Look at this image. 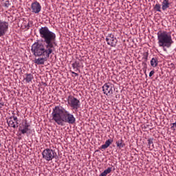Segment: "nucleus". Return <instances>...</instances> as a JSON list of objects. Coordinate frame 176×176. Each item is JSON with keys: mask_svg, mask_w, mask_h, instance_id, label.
I'll return each mask as SVG.
<instances>
[{"mask_svg": "<svg viewBox=\"0 0 176 176\" xmlns=\"http://www.w3.org/2000/svg\"><path fill=\"white\" fill-rule=\"evenodd\" d=\"M25 76V80H26L27 83H30L34 79V76L32 74H26Z\"/></svg>", "mask_w": 176, "mask_h": 176, "instance_id": "nucleus-13", "label": "nucleus"}, {"mask_svg": "<svg viewBox=\"0 0 176 176\" xmlns=\"http://www.w3.org/2000/svg\"><path fill=\"white\" fill-rule=\"evenodd\" d=\"M170 8V1L168 0H163L162 3V9L165 11Z\"/></svg>", "mask_w": 176, "mask_h": 176, "instance_id": "nucleus-11", "label": "nucleus"}, {"mask_svg": "<svg viewBox=\"0 0 176 176\" xmlns=\"http://www.w3.org/2000/svg\"><path fill=\"white\" fill-rule=\"evenodd\" d=\"M102 90L106 96H111V94H113V85L111 82L105 83L102 86Z\"/></svg>", "mask_w": 176, "mask_h": 176, "instance_id": "nucleus-8", "label": "nucleus"}, {"mask_svg": "<svg viewBox=\"0 0 176 176\" xmlns=\"http://www.w3.org/2000/svg\"><path fill=\"white\" fill-rule=\"evenodd\" d=\"M151 67H153V68H155V67L157 65V64H159V61L157 60V58H153L151 60Z\"/></svg>", "mask_w": 176, "mask_h": 176, "instance_id": "nucleus-14", "label": "nucleus"}, {"mask_svg": "<svg viewBox=\"0 0 176 176\" xmlns=\"http://www.w3.org/2000/svg\"><path fill=\"white\" fill-rule=\"evenodd\" d=\"M43 43L36 42L32 45V53L35 57H42L34 59V64L43 65L45 61L50 57V54L54 52L56 43V34L47 26L42 27L38 30Z\"/></svg>", "mask_w": 176, "mask_h": 176, "instance_id": "nucleus-1", "label": "nucleus"}, {"mask_svg": "<svg viewBox=\"0 0 176 176\" xmlns=\"http://www.w3.org/2000/svg\"><path fill=\"white\" fill-rule=\"evenodd\" d=\"M116 146L118 148H119L120 149H121V148H124V143H123V140H120L116 142Z\"/></svg>", "mask_w": 176, "mask_h": 176, "instance_id": "nucleus-17", "label": "nucleus"}, {"mask_svg": "<svg viewBox=\"0 0 176 176\" xmlns=\"http://www.w3.org/2000/svg\"><path fill=\"white\" fill-rule=\"evenodd\" d=\"M30 127L31 125L28 124L27 120H25L21 124L19 130L21 133V134H31V133H32V131H31Z\"/></svg>", "mask_w": 176, "mask_h": 176, "instance_id": "nucleus-6", "label": "nucleus"}, {"mask_svg": "<svg viewBox=\"0 0 176 176\" xmlns=\"http://www.w3.org/2000/svg\"><path fill=\"white\" fill-rule=\"evenodd\" d=\"M113 142V139H109L105 142V144L101 146V149H107Z\"/></svg>", "mask_w": 176, "mask_h": 176, "instance_id": "nucleus-12", "label": "nucleus"}, {"mask_svg": "<svg viewBox=\"0 0 176 176\" xmlns=\"http://www.w3.org/2000/svg\"><path fill=\"white\" fill-rule=\"evenodd\" d=\"M106 42L107 43V45L112 46V47H115V46H116L118 40H116V38H115L113 34H110L106 38Z\"/></svg>", "mask_w": 176, "mask_h": 176, "instance_id": "nucleus-10", "label": "nucleus"}, {"mask_svg": "<svg viewBox=\"0 0 176 176\" xmlns=\"http://www.w3.org/2000/svg\"><path fill=\"white\" fill-rule=\"evenodd\" d=\"M31 10L32 13H35L36 14H38L42 10V6H41V3L38 1H34L31 4Z\"/></svg>", "mask_w": 176, "mask_h": 176, "instance_id": "nucleus-9", "label": "nucleus"}, {"mask_svg": "<svg viewBox=\"0 0 176 176\" xmlns=\"http://www.w3.org/2000/svg\"><path fill=\"white\" fill-rule=\"evenodd\" d=\"M4 6L6 7V8H9V1H6V3H4Z\"/></svg>", "mask_w": 176, "mask_h": 176, "instance_id": "nucleus-24", "label": "nucleus"}, {"mask_svg": "<svg viewBox=\"0 0 176 176\" xmlns=\"http://www.w3.org/2000/svg\"><path fill=\"white\" fill-rule=\"evenodd\" d=\"M155 75V71H151L149 73V77L151 78V76H153Z\"/></svg>", "mask_w": 176, "mask_h": 176, "instance_id": "nucleus-23", "label": "nucleus"}, {"mask_svg": "<svg viewBox=\"0 0 176 176\" xmlns=\"http://www.w3.org/2000/svg\"><path fill=\"white\" fill-rule=\"evenodd\" d=\"M149 56V54L148 52H144L143 54V60H144V61H148V56Z\"/></svg>", "mask_w": 176, "mask_h": 176, "instance_id": "nucleus-22", "label": "nucleus"}, {"mask_svg": "<svg viewBox=\"0 0 176 176\" xmlns=\"http://www.w3.org/2000/svg\"><path fill=\"white\" fill-rule=\"evenodd\" d=\"M112 171V168L109 167L107 169L104 170L99 176H107L108 174Z\"/></svg>", "mask_w": 176, "mask_h": 176, "instance_id": "nucleus-15", "label": "nucleus"}, {"mask_svg": "<svg viewBox=\"0 0 176 176\" xmlns=\"http://www.w3.org/2000/svg\"><path fill=\"white\" fill-rule=\"evenodd\" d=\"M72 67L75 71H78V68H79V62L75 61L74 63H72Z\"/></svg>", "mask_w": 176, "mask_h": 176, "instance_id": "nucleus-19", "label": "nucleus"}, {"mask_svg": "<svg viewBox=\"0 0 176 176\" xmlns=\"http://www.w3.org/2000/svg\"><path fill=\"white\" fill-rule=\"evenodd\" d=\"M7 122L10 127H13V129H16V127H18L17 124H16V122L13 121V120H12L11 118L10 120H8Z\"/></svg>", "mask_w": 176, "mask_h": 176, "instance_id": "nucleus-16", "label": "nucleus"}, {"mask_svg": "<svg viewBox=\"0 0 176 176\" xmlns=\"http://www.w3.org/2000/svg\"><path fill=\"white\" fill-rule=\"evenodd\" d=\"M56 153L50 148H46L42 152L43 159L46 162H50L53 160V158L56 157Z\"/></svg>", "mask_w": 176, "mask_h": 176, "instance_id": "nucleus-5", "label": "nucleus"}, {"mask_svg": "<svg viewBox=\"0 0 176 176\" xmlns=\"http://www.w3.org/2000/svg\"><path fill=\"white\" fill-rule=\"evenodd\" d=\"M67 100V104L69 105L70 108L74 109L75 112H78V109L80 108V100L72 95H69Z\"/></svg>", "mask_w": 176, "mask_h": 176, "instance_id": "nucleus-4", "label": "nucleus"}, {"mask_svg": "<svg viewBox=\"0 0 176 176\" xmlns=\"http://www.w3.org/2000/svg\"><path fill=\"white\" fill-rule=\"evenodd\" d=\"M157 35L158 46L162 47L163 50L166 52V47H171V45H173L171 34L166 31H159Z\"/></svg>", "mask_w": 176, "mask_h": 176, "instance_id": "nucleus-3", "label": "nucleus"}, {"mask_svg": "<svg viewBox=\"0 0 176 176\" xmlns=\"http://www.w3.org/2000/svg\"><path fill=\"white\" fill-rule=\"evenodd\" d=\"M173 127H175L176 129V121L175 123H173V126H171V129H173Z\"/></svg>", "mask_w": 176, "mask_h": 176, "instance_id": "nucleus-26", "label": "nucleus"}, {"mask_svg": "<svg viewBox=\"0 0 176 176\" xmlns=\"http://www.w3.org/2000/svg\"><path fill=\"white\" fill-rule=\"evenodd\" d=\"M148 148L150 149H153L154 146H153V139L148 140Z\"/></svg>", "mask_w": 176, "mask_h": 176, "instance_id": "nucleus-20", "label": "nucleus"}, {"mask_svg": "<svg viewBox=\"0 0 176 176\" xmlns=\"http://www.w3.org/2000/svg\"><path fill=\"white\" fill-rule=\"evenodd\" d=\"M9 30V23L0 19V38L5 36Z\"/></svg>", "mask_w": 176, "mask_h": 176, "instance_id": "nucleus-7", "label": "nucleus"}, {"mask_svg": "<svg viewBox=\"0 0 176 176\" xmlns=\"http://www.w3.org/2000/svg\"><path fill=\"white\" fill-rule=\"evenodd\" d=\"M154 10L156 12H162V6L160 3H156L154 6Z\"/></svg>", "mask_w": 176, "mask_h": 176, "instance_id": "nucleus-18", "label": "nucleus"}, {"mask_svg": "<svg viewBox=\"0 0 176 176\" xmlns=\"http://www.w3.org/2000/svg\"><path fill=\"white\" fill-rule=\"evenodd\" d=\"M10 119H13L14 122H15L16 124V127H19V120L17 119V118L14 116H13L12 117L10 118Z\"/></svg>", "mask_w": 176, "mask_h": 176, "instance_id": "nucleus-21", "label": "nucleus"}, {"mask_svg": "<svg viewBox=\"0 0 176 176\" xmlns=\"http://www.w3.org/2000/svg\"><path fill=\"white\" fill-rule=\"evenodd\" d=\"M52 118L58 126H64V123L74 124L76 122L74 114L60 105L52 109Z\"/></svg>", "mask_w": 176, "mask_h": 176, "instance_id": "nucleus-2", "label": "nucleus"}, {"mask_svg": "<svg viewBox=\"0 0 176 176\" xmlns=\"http://www.w3.org/2000/svg\"><path fill=\"white\" fill-rule=\"evenodd\" d=\"M72 74L75 75V76H79V74L78 73H75V72H72Z\"/></svg>", "mask_w": 176, "mask_h": 176, "instance_id": "nucleus-25", "label": "nucleus"}]
</instances>
